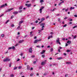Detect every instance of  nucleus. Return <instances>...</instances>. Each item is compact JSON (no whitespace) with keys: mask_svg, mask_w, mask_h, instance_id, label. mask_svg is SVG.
Masks as SVG:
<instances>
[{"mask_svg":"<svg viewBox=\"0 0 77 77\" xmlns=\"http://www.w3.org/2000/svg\"><path fill=\"white\" fill-rule=\"evenodd\" d=\"M10 60H11V59L8 58H7L6 59L3 60L4 62H9V61H10Z\"/></svg>","mask_w":77,"mask_h":77,"instance_id":"nucleus-1","label":"nucleus"},{"mask_svg":"<svg viewBox=\"0 0 77 77\" xmlns=\"http://www.w3.org/2000/svg\"><path fill=\"white\" fill-rule=\"evenodd\" d=\"M41 41V39H39V40H35L34 42V44H36L38 42H39V41Z\"/></svg>","mask_w":77,"mask_h":77,"instance_id":"nucleus-2","label":"nucleus"},{"mask_svg":"<svg viewBox=\"0 0 77 77\" xmlns=\"http://www.w3.org/2000/svg\"><path fill=\"white\" fill-rule=\"evenodd\" d=\"M32 48H29V52L30 53H32Z\"/></svg>","mask_w":77,"mask_h":77,"instance_id":"nucleus-3","label":"nucleus"},{"mask_svg":"<svg viewBox=\"0 0 77 77\" xmlns=\"http://www.w3.org/2000/svg\"><path fill=\"white\" fill-rule=\"evenodd\" d=\"M26 6H27L28 8H30V6H31V4H25Z\"/></svg>","mask_w":77,"mask_h":77,"instance_id":"nucleus-4","label":"nucleus"},{"mask_svg":"<svg viewBox=\"0 0 77 77\" xmlns=\"http://www.w3.org/2000/svg\"><path fill=\"white\" fill-rule=\"evenodd\" d=\"M45 51L43 50L42 51V52L41 53V54H44V53H45Z\"/></svg>","mask_w":77,"mask_h":77,"instance_id":"nucleus-5","label":"nucleus"},{"mask_svg":"<svg viewBox=\"0 0 77 77\" xmlns=\"http://www.w3.org/2000/svg\"><path fill=\"white\" fill-rule=\"evenodd\" d=\"M67 43L68 44H70L71 43V41H68L67 42Z\"/></svg>","mask_w":77,"mask_h":77,"instance_id":"nucleus-6","label":"nucleus"},{"mask_svg":"<svg viewBox=\"0 0 77 77\" xmlns=\"http://www.w3.org/2000/svg\"><path fill=\"white\" fill-rule=\"evenodd\" d=\"M23 22L24 21H23V20H21L19 22V24H22V23H23Z\"/></svg>","mask_w":77,"mask_h":77,"instance_id":"nucleus-7","label":"nucleus"},{"mask_svg":"<svg viewBox=\"0 0 77 77\" xmlns=\"http://www.w3.org/2000/svg\"><path fill=\"white\" fill-rule=\"evenodd\" d=\"M45 63V62H42L41 63V65H44V64Z\"/></svg>","mask_w":77,"mask_h":77,"instance_id":"nucleus-8","label":"nucleus"},{"mask_svg":"<svg viewBox=\"0 0 77 77\" xmlns=\"http://www.w3.org/2000/svg\"><path fill=\"white\" fill-rule=\"evenodd\" d=\"M27 69H28V70H29V69H30V66L28 65L27 66Z\"/></svg>","mask_w":77,"mask_h":77,"instance_id":"nucleus-9","label":"nucleus"},{"mask_svg":"<svg viewBox=\"0 0 77 77\" xmlns=\"http://www.w3.org/2000/svg\"><path fill=\"white\" fill-rule=\"evenodd\" d=\"M13 9H14V8H12L10 9H8L7 12H10V11H11V10H13Z\"/></svg>","mask_w":77,"mask_h":77,"instance_id":"nucleus-10","label":"nucleus"},{"mask_svg":"<svg viewBox=\"0 0 77 77\" xmlns=\"http://www.w3.org/2000/svg\"><path fill=\"white\" fill-rule=\"evenodd\" d=\"M23 42H24V40H20L19 42V43H22Z\"/></svg>","mask_w":77,"mask_h":77,"instance_id":"nucleus-11","label":"nucleus"},{"mask_svg":"<svg viewBox=\"0 0 77 77\" xmlns=\"http://www.w3.org/2000/svg\"><path fill=\"white\" fill-rule=\"evenodd\" d=\"M44 25H45V23H42L40 24V26H44Z\"/></svg>","mask_w":77,"mask_h":77,"instance_id":"nucleus-12","label":"nucleus"},{"mask_svg":"<svg viewBox=\"0 0 77 77\" xmlns=\"http://www.w3.org/2000/svg\"><path fill=\"white\" fill-rule=\"evenodd\" d=\"M18 13V12L17 11H15L13 12L14 14H17Z\"/></svg>","mask_w":77,"mask_h":77,"instance_id":"nucleus-13","label":"nucleus"},{"mask_svg":"<svg viewBox=\"0 0 77 77\" xmlns=\"http://www.w3.org/2000/svg\"><path fill=\"white\" fill-rule=\"evenodd\" d=\"M23 8V6H20L19 8V10H21Z\"/></svg>","mask_w":77,"mask_h":77,"instance_id":"nucleus-14","label":"nucleus"},{"mask_svg":"<svg viewBox=\"0 0 77 77\" xmlns=\"http://www.w3.org/2000/svg\"><path fill=\"white\" fill-rule=\"evenodd\" d=\"M59 39H60V38H57L56 41V42L59 41Z\"/></svg>","mask_w":77,"mask_h":77,"instance_id":"nucleus-15","label":"nucleus"},{"mask_svg":"<svg viewBox=\"0 0 77 77\" xmlns=\"http://www.w3.org/2000/svg\"><path fill=\"white\" fill-rule=\"evenodd\" d=\"M3 7H5V5H1L0 8H3Z\"/></svg>","mask_w":77,"mask_h":77,"instance_id":"nucleus-16","label":"nucleus"},{"mask_svg":"<svg viewBox=\"0 0 77 77\" xmlns=\"http://www.w3.org/2000/svg\"><path fill=\"white\" fill-rule=\"evenodd\" d=\"M56 8H54L52 10H51V11H52V12H53L54 11L56 10Z\"/></svg>","mask_w":77,"mask_h":77,"instance_id":"nucleus-17","label":"nucleus"},{"mask_svg":"<svg viewBox=\"0 0 77 77\" xmlns=\"http://www.w3.org/2000/svg\"><path fill=\"white\" fill-rule=\"evenodd\" d=\"M14 77V74H11L10 75V77Z\"/></svg>","mask_w":77,"mask_h":77,"instance_id":"nucleus-18","label":"nucleus"},{"mask_svg":"<svg viewBox=\"0 0 77 77\" xmlns=\"http://www.w3.org/2000/svg\"><path fill=\"white\" fill-rule=\"evenodd\" d=\"M57 59L58 60H60V59H62V57H59V58H57Z\"/></svg>","mask_w":77,"mask_h":77,"instance_id":"nucleus-19","label":"nucleus"},{"mask_svg":"<svg viewBox=\"0 0 77 77\" xmlns=\"http://www.w3.org/2000/svg\"><path fill=\"white\" fill-rule=\"evenodd\" d=\"M66 64H70V63H71V62H66Z\"/></svg>","mask_w":77,"mask_h":77,"instance_id":"nucleus-20","label":"nucleus"},{"mask_svg":"<svg viewBox=\"0 0 77 77\" xmlns=\"http://www.w3.org/2000/svg\"><path fill=\"white\" fill-rule=\"evenodd\" d=\"M45 20V18H43L41 19V20L42 21H44Z\"/></svg>","mask_w":77,"mask_h":77,"instance_id":"nucleus-21","label":"nucleus"},{"mask_svg":"<svg viewBox=\"0 0 77 77\" xmlns=\"http://www.w3.org/2000/svg\"><path fill=\"white\" fill-rule=\"evenodd\" d=\"M42 9L40 8V10H39V11H40V13H42Z\"/></svg>","mask_w":77,"mask_h":77,"instance_id":"nucleus-22","label":"nucleus"},{"mask_svg":"<svg viewBox=\"0 0 77 77\" xmlns=\"http://www.w3.org/2000/svg\"><path fill=\"white\" fill-rule=\"evenodd\" d=\"M74 9V7H71L70 8V9L72 10V9Z\"/></svg>","mask_w":77,"mask_h":77,"instance_id":"nucleus-23","label":"nucleus"},{"mask_svg":"<svg viewBox=\"0 0 77 77\" xmlns=\"http://www.w3.org/2000/svg\"><path fill=\"white\" fill-rule=\"evenodd\" d=\"M56 42L57 44H58V43L59 44H60H60H61L60 42H59V41L58 42Z\"/></svg>","mask_w":77,"mask_h":77,"instance_id":"nucleus-24","label":"nucleus"},{"mask_svg":"<svg viewBox=\"0 0 77 77\" xmlns=\"http://www.w3.org/2000/svg\"><path fill=\"white\" fill-rule=\"evenodd\" d=\"M11 48H12V49H15V48L14 46H12L11 47Z\"/></svg>","mask_w":77,"mask_h":77,"instance_id":"nucleus-25","label":"nucleus"},{"mask_svg":"<svg viewBox=\"0 0 77 77\" xmlns=\"http://www.w3.org/2000/svg\"><path fill=\"white\" fill-rule=\"evenodd\" d=\"M14 24H12L11 25V27H14Z\"/></svg>","mask_w":77,"mask_h":77,"instance_id":"nucleus-26","label":"nucleus"},{"mask_svg":"<svg viewBox=\"0 0 77 77\" xmlns=\"http://www.w3.org/2000/svg\"><path fill=\"white\" fill-rule=\"evenodd\" d=\"M20 26H19L17 28V29H20Z\"/></svg>","mask_w":77,"mask_h":77,"instance_id":"nucleus-27","label":"nucleus"},{"mask_svg":"<svg viewBox=\"0 0 77 77\" xmlns=\"http://www.w3.org/2000/svg\"><path fill=\"white\" fill-rule=\"evenodd\" d=\"M42 57L43 58H44V57H45V55L43 54L42 56Z\"/></svg>","mask_w":77,"mask_h":77,"instance_id":"nucleus-28","label":"nucleus"},{"mask_svg":"<svg viewBox=\"0 0 77 77\" xmlns=\"http://www.w3.org/2000/svg\"><path fill=\"white\" fill-rule=\"evenodd\" d=\"M44 2V1L43 0H40V3H42Z\"/></svg>","mask_w":77,"mask_h":77,"instance_id":"nucleus-29","label":"nucleus"},{"mask_svg":"<svg viewBox=\"0 0 77 77\" xmlns=\"http://www.w3.org/2000/svg\"><path fill=\"white\" fill-rule=\"evenodd\" d=\"M21 68H22V66H19L18 67V69H21Z\"/></svg>","mask_w":77,"mask_h":77,"instance_id":"nucleus-30","label":"nucleus"},{"mask_svg":"<svg viewBox=\"0 0 77 77\" xmlns=\"http://www.w3.org/2000/svg\"><path fill=\"white\" fill-rule=\"evenodd\" d=\"M53 48H51V51H53Z\"/></svg>","mask_w":77,"mask_h":77,"instance_id":"nucleus-31","label":"nucleus"},{"mask_svg":"<svg viewBox=\"0 0 77 77\" xmlns=\"http://www.w3.org/2000/svg\"><path fill=\"white\" fill-rule=\"evenodd\" d=\"M17 67H14V70H15V69H17Z\"/></svg>","mask_w":77,"mask_h":77,"instance_id":"nucleus-32","label":"nucleus"},{"mask_svg":"<svg viewBox=\"0 0 77 77\" xmlns=\"http://www.w3.org/2000/svg\"><path fill=\"white\" fill-rule=\"evenodd\" d=\"M70 51H71L68 50H67V52H70Z\"/></svg>","mask_w":77,"mask_h":77,"instance_id":"nucleus-33","label":"nucleus"},{"mask_svg":"<svg viewBox=\"0 0 77 77\" xmlns=\"http://www.w3.org/2000/svg\"><path fill=\"white\" fill-rule=\"evenodd\" d=\"M14 17V16L13 15V16H11V19H12V18H13Z\"/></svg>","mask_w":77,"mask_h":77,"instance_id":"nucleus-34","label":"nucleus"},{"mask_svg":"<svg viewBox=\"0 0 77 77\" xmlns=\"http://www.w3.org/2000/svg\"><path fill=\"white\" fill-rule=\"evenodd\" d=\"M33 74L32 73L30 74V76H33Z\"/></svg>","mask_w":77,"mask_h":77,"instance_id":"nucleus-35","label":"nucleus"},{"mask_svg":"<svg viewBox=\"0 0 77 77\" xmlns=\"http://www.w3.org/2000/svg\"><path fill=\"white\" fill-rule=\"evenodd\" d=\"M1 36L2 37H4V36H5V35H4V34H2L1 35Z\"/></svg>","mask_w":77,"mask_h":77,"instance_id":"nucleus-36","label":"nucleus"},{"mask_svg":"<svg viewBox=\"0 0 77 77\" xmlns=\"http://www.w3.org/2000/svg\"><path fill=\"white\" fill-rule=\"evenodd\" d=\"M67 26V25L66 24L65 25H64L63 26V27H66Z\"/></svg>","mask_w":77,"mask_h":77,"instance_id":"nucleus-37","label":"nucleus"},{"mask_svg":"<svg viewBox=\"0 0 77 77\" xmlns=\"http://www.w3.org/2000/svg\"><path fill=\"white\" fill-rule=\"evenodd\" d=\"M31 57H32V58H33V57H35V55H32L31 56Z\"/></svg>","mask_w":77,"mask_h":77,"instance_id":"nucleus-38","label":"nucleus"},{"mask_svg":"<svg viewBox=\"0 0 77 77\" xmlns=\"http://www.w3.org/2000/svg\"><path fill=\"white\" fill-rule=\"evenodd\" d=\"M44 8V7H42L40 9H42V10Z\"/></svg>","mask_w":77,"mask_h":77,"instance_id":"nucleus-39","label":"nucleus"},{"mask_svg":"<svg viewBox=\"0 0 77 77\" xmlns=\"http://www.w3.org/2000/svg\"><path fill=\"white\" fill-rule=\"evenodd\" d=\"M4 5H5V7L7 6H8V5H7V4L6 3H5Z\"/></svg>","mask_w":77,"mask_h":77,"instance_id":"nucleus-40","label":"nucleus"},{"mask_svg":"<svg viewBox=\"0 0 77 77\" xmlns=\"http://www.w3.org/2000/svg\"><path fill=\"white\" fill-rule=\"evenodd\" d=\"M76 27H77V26H75L73 27V29H74V28H76Z\"/></svg>","mask_w":77,"mask_h":77,"instance_id":"nucleus-41","label":"nucleus"},{"mask_svg":"<svg viewBox=\"0 0 77 77\" xmlns=\"http://www.w3.org/2000/svg\"><path fill=\"white\" fill-rule=\"evenodd\" d=\"M19 13H21V12H22V10H20L19 11Z\"/></svg>","mask_w":77,"mask_h":77,"instance_id":"nucleus-42","label":"nucleus"},{"mask_svg":"<svg viewBox=\"0 0 77 77\" xmlns=\"http://www.w3.org/2000/svg\"><path fill=\"white\" fill-rule=\"evenodd\" d=\"M33 36V34L30 35V37H32V36Z\"/></svg>","mask_w":77,"mask_h":77,"instance_id":"nucleus-43","label":"nucleus"},{"mask_svg":"<svg viewBox=\"0 0 77 77\" xmlns=\"http://www.w3.org/2000/svg\"><path fill=\"white\" fill-rule=\"evenodd\" d=\"M77 36L75 35V36H74V39H75V38H76Z\"/></svg>","mask_w":77,"mask_h":77,"instance_id":"nucleus-44","label":"nucleus"},{"mask_svg":"<svg viewBox=\"0 0 77 77\" xmlns=\"http://www.w3.org/2000/svg\"><path fill=\"white\" fill-rule=\"evenodd\" d=\"M19 45V44H17L15 45V47H17V45Z\"/></svg>","mask_w":77,"mask_h":77,"instance_id":"nucleus-45","label":"nucleus"},{"mask_svg":"<svg viewBox=\"0 0 77 77\" xmlns=\"http://www.w3.org/2000/svg\"><path fill=\"white\" fill-rule=\"evenodd\" d=\"M72 23L71 22H69V24H72Z\"/></svg>","mask_w":77,"mask_h":77,"instance_id":"nucleus-46","label":"nucleus"},{"mask_svg":"<svg viewBox=\"0 0 77 77\" xmlns=\"http://www.w3.org/2000/svg\"><path fill=\"white\" fill-rule=\"evenodd\" d=\"M9 20H8L7 22H6V24H7V23H8V22H9Z\"/></svg>","mask_w":77,"mask_h":77,"instance_id":"nucleus-47","label":"nucleus"},{"mask_svg":"<svg viewBox=\"0 0 77 77\" xmlns=\"http://www.w3.org/2000/svg\"><path fill=\"white\" fill-rule=\"evenodd\" d=\"M68 11V9H66L65 10V12H67V11Z\"/></svg>","mask_w":77,"mask_h":77,"instance_id":"nucleus-48","label":"nucleus"},{"mask_svg":"<svg viewBox=\"0 0 77 77\" xmlns=\"http://www.w3.org/2000/svg\"><path fill=\"white\" fill-rule=\"evenodd\" d=\"M74 17H77V15L76 14H75L74 15Z\"/></svg>","mask_w":77,"mask_h":77,"instance_id":"nucleus-49","label":"nucleus"},{"mask_svg":"<svg viewBox=\"0 0 77 77\" xmlns=\"http://www.w3.org/2000/svg\"><path fill=\"white\" fill-rule=\"evenodd\" d=\"M36 47L38 48H40V46L38 45V46H36Z\"/></svg>","mask_w":77,"mask_h":77,"instance_id":"nucleus-50","label":"nucleus"},{"mask_svg":"<svg viewBox=\"0 0 77 77\" xmlns=\"http://www.w3.org/2000/svg\"><path fill=\"white\" fill-rule=\"evenodd\" d=\"M10 49H12V47H9L8 48V50H10Z\"/></svg>","mask_w":77,"mask_h":77,"instance_id":"nucleus-51","label":"nucleus"},{"mask_svg":"<svg viewBox=\"0 0 77 77\" xmlns=\"http://www.w3.org/2000/svg\"><path fill=\"white\" fill-rule=\"evenodd\" d=\"M67 18H68V17H65L64 18V20H66V19H67Z\"/></svg>","mask_w":77,"mask_h":77,"instance_id":"nucleus-52","label":"nucleus"},{"mask_svg":"<svg viewBox=\"0 0 77 77\" xmlns=\"http://www.w3.org/2000/svg\"><path fill=\"white\" fill-rule=\"evenodd\" d=\"M68 44H67V43L66 44V46H68Z\"/></svg>","mask_w":77,"mask_h":77,"instance_id":"nucleus-53","label":"nucleus"},{"mask_svg":"<svg viewBox=\"0 0 77 77\" xmlns=\"http://www.w3.org/2000/svg\"><path fill=\"white\" fill-rule=\"evenodd\" d=\"M50 36H49L48 37V39H50Z\"/></svg>","mask_w":77,"mask_h":77,"instance_id":"nucleus-54","label":"nucleus"},{"mask_svg":"<svg viewBox=\"0 0 77 77\" xmlns=\"http://www.w3.org/2000/svg\"><path fill=\"white\" fill-rule=\"evenodd\" d=\"M58 21H60V19L58 18Z\"/></svg>","mask_w":77,"mask_h":77,"instance_id":"nucleus-55","label":"nucleus"},{"mask_svg":"<svg viewBox=\"0 0 77 77\" xmlns=\"http://www.w3.org/2000/svg\"><path fill=\"white\" fill-rule=\"evenodd\" d=\"M35 29V27H32V30L33 29Z\"/></svg>","mask_w":77,"mask_h":77,"instance_id":"nucleus-56","label":"nucleus"},{"mask_svg":"<svg viewBox=\"0 0 77 77\" xmlns=\"http://www.w3.org/2000/svg\"><path fill=\"white\" fill-rule=\"evenodd\" d=\"M20 60V59H18V60H17V62H18V61H19V60Z\"/></svg>","mask_w":77,"mask_h":77,"instance_id":"nucleus-57","label":"nucleus"},{"mask_svg":"<svg viewBox=\"0 0 77 77\" xmlns=\"http://www.w3.org/2000/svg\"><path fill=\"white\" fill-rule=\"evenodd\" d=\"M61 4H62V2H60V3H59V6H60V5H61Z\"/></svg>","mask_w":77,"mask_h":77,"instance_id":"nucleus-58","label":"nucleus"},{"mask_svg":"<svg viewBox=\"0 0 77 77\" xmlns=\"http://www.w3.org/2000/svg\"><path fill=\"white\" fill-rule=\"evenodd\" d=\"M38 20L35 21V23H38Z\"/></svg>","mask_w":77,"mask_h":77,"instance_id":"nucleus-59","label":"nucleus"},{"mask_svg":"<svg viewBox=\"0 0 77 77\" xmlns=\"http://www.w3.org/2000/svg\"><path fill=\"white\" fill-rule=\"evenodd\" d=\"M36 61H35L34 62H33V63L34 64H35V63H36Z\"/></svg>","mask_w":77,"mask_h":77,"instance_id":"nucleus-60","label":"nucleus"},{"mask_svg":"<svg viewBox=\"0 0 77 77\" xmlns=\"http://www.w3.org/2000/svg\"><path fill=\"white\" fill-rule=\"evenodd\" d=\"M32 32H30V35H32Z\"/></svg>","mask_w":77,"mask_h":77,"instance_id":"nucleus-61","label":"nucleus"},{"mask_svg":"<svg viewBox=\"0 0 77 77\" xmlns=\"http://www.w3.org/2000/svg\"><path fill=\"white\" fill-rule=\"evenodd\" d=\"M36 36H35V37H34V39H36Z\"/></svg>","mask_w":77,"mask_h":77,"instance_id":"nucleus-62","label":"nucleus"},{"mask_svg":"<svg viewBox=\"0 0 77 77\" xmlns=\"http://www.w3.org/2000/svg\"><path fill=\"white\" fill-rule=\"evenodd\" d=\"M20 32H17V35H20Z\"/></svg>","mask_w":77,"mask_h":77,"instance_id":"nucleus-63","label":"nucleus"},{"mask_svg":"<svg viewBox=\"0 0 77 77\" xmlns=\"http://www.w3.org/2000/svg\"><path fill=\"white\" fill-rule=\"evenodd\" d=\"M23 55V54H21L20 56H22Z\"/></svg>","mask_w":77,"mask_h":77,"instance_id":"nucleus-64","label":"nucleus"}]
</instances>
